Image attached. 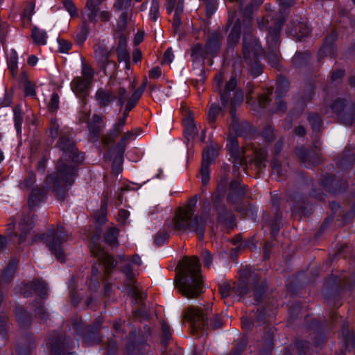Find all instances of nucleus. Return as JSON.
<instances>
[{
  "instance_id": "obj_61",
  "label": "nucleus",
  "mask_w": 355,
  "mask_h": 355,
  "mask_svg": "<svg viewBox=\"0 0 355 355\" xmlns=\"http://www.w3.org/2000/svg\"><path fill=\"white\" fill-rule=\"evenodd\" d=\"M141 58V52L138 50V49H136L133 51V53H132V60L134 61V62H137L138 61H139Z\"/></svg>"
},
{
  "instance_id": "obj_46",
  "label": "nucleus",
  "mask_w": 355,
  "mask_h": 355,
  "mask_svg": "<svg viewBox=\"0 0 355 355\" xmlns=\"http://www.w3.org/2000/svg\"><path fill=\"white\" fill-rule=\"evenodd\" d=\"M282 165L277 161L272 163V172L273 174H277L278 176L283 175Z\"/></svg>"
},
{
  "instance_id": "obj_49",
  "label": "nucleus",
  "mask_w": 355,
  "mask_h": 355,
  "mask_svg": "<svg viewBox=\"0 0 355 355\" xmlns=\"http://www.w3.org/2000/svg\"><path fill=\"white\" fill-rule=\"evenodd\" d=\"M243 94L241 91H236L234 94V97L232 99V104L234 105H239L243 102Z\"/></svg>"
},
{
  "instance_id": "obj_33",
  "label": "nucleus",
  "mask_w": 355,
  "mask_h": 355,
  "mask_svg": "<svg viewBox=\"0 0 355 355\" xmlns=\"http://www.w3.org/2000/svg\"><path fill=\"white\" fill-rule=\"evenodd\" d=\"M14 121L17 131L19 132L21 130L22 122L21 110L19 107H16L14 109Z\"/></svg>"
},
{
  "instance_id": "obj_50",
  "label": "nucleus",
  "mask_w": 355,
  "mask_h": 355,
  "mask_svg": "<svg viewBox=\"0 0 355 355\" xmlns=\"http://www.w3.org/2000/svg\"><path fill=\"white\" fill-rule=\"evenodd\" d=\"M202 257L204 261V264L206 266H210L212 259L210 252L208 250H205L202 253Z\"/></svg>"
},
{
  "instance_id": "obj_19",
  "label": "nucleus",
  "mask_w": 355,
  "mask_h": 355,
  "mask_svg": "<svg viewBox=\"0 0 355 355\" xmlns=\"http://www.w3.org/2000/svg\"><path fill=\"white\" fill-rule=\"evenodd\" d=\"M209 55L206 45L202 46L201 44H197L194 45L191 49V57L194 60H202Z\"/></svg>"
},
{
  "instance_id": "obj_16",
  "label": "nucleus",
  "mask_w": 355,
  "mask_h": 355,
  "mask_svg": "<svg viewBox=\"0 0 355 355\" xmlns=\"http://www.w3.org/2000/svg\"><path fill=\"white\" fill-rule=\"evenodd\" d=\"M33 223V216H28L24 217L21 221L19 225L21 229V234L19 235V242H23L26 240L28 232L31 230Z\"/></svg>"
},
{
  "instance_id": "obj_9",
  "label": "nucleus",
  "mask_w": 355,
  "mask_h": 355,
  "mask_svg": "<svg viewBox=\"0 0 355 355\" xmlns=\"http://www.w3.org/2000/svg\"><path fill=\"white\" fill-rule=\"evenodd\" d=\"M227 26L230 31L227 42L230 46H234L239 41L241 30V24L236 12L229 15Z\"/></svg>"
},
{
  "instance_id": "obj_44",
  "label": "nucleus",
  "mask_w": 355,
  "mask_h": 355,
  "mask_svg": "<svg viewBox=\"0 0 355 355\" xmlns=\"http://www.w3.org/2000/svg\"><path fill=\"white\" fill-rule=\"evenodd\" d=\"M58 44L59 51L62 53H67L71 48V44L63 40H58Z\"/></svg>"
},
{
  "instance_id": "obj_39",
  "label": "nucleus",
  "mask_w": 355,
  "mask_h": 355,
  "mask_svg": "<svg viewBox=\"0 0 355 355\" xmlns=\"http://www.w3.org/2000/svg\"><path fill=\"white\" fill-rule=\"evenodd\" d=\"M35 9V3L33 2H30L26 8L24 10L23 13V17L27 21H29L31 20V16L34 12Z\"/></svg>"
},
{
  "instance_id": "obj_37",
  "label": "nucleus",
  "mask_w": 355,
  "mask_h": 355,
  "mask_svg": "<svg viewBox=\"0 0 355 355\" xmlns=\"http://www.w3.org/2000/svg\"><path fill=\"white\" fill-rule=\"evenodd\" d=\"M220 107L215 104L211 105L208 111V119L209 122L215 120L216 115L220 112Z\"/></svg>"
},
{
  "instance_id": "obj_47",
  "label": "nucleus",
  "mask_w": 355,
  "mask_h": 355,
  "mask_svg": "<svg viewBox=\"0 0 355 355\" xmlns=\"http://www.w3.org/2000/svg\"><path fill=\"white\" fill-rule=\"evenodd\" d=\"M174 58L171 48H168L164 55V62L171 64Z\"/></svg>"
},
{
  "instance_id": "obj_18",
  "label": "nucleus",
  "mask_w": 355,
  "mask_h": 355,
  "mask_svg": "<svg viewBox=\"0 0 355 355\" xmlns=\"http://www.w3.org/2000/svg\"><path fill=\"white\" fill-rule=\"evenodd\" d=\"M103 0H87L85 8L89 21L95 20V12L102 3Z\"/></svg>"
},
{
  "instance_id": "obj_4",
  "label": "nucleus",
  "mask_w": 355,
  "mask_h": 355,
  "mask_svg": "<svg viewBox=\"0 0 355 355\" xmlns=\"http://www.w3.org/2000/svg\"><path fill=\"white\" fill-rule=\"evenodd\" d=\"M69 236L70 235L64 232L62 227L57 229L52 227L46 234L35 236L34 241L43 240L55 258L59 261L62 262L65 259V254L62 243L63 241H67Z\"/></svg>"
},
{
  "instance_id": "obj_24",
  "label": "nucleus",
  "mask_w": 355,
  "mask_h": 355,
  "mask_svg": "<svg viewBox=\"0 0 355 355\" xmlns=\"http://www.w3.org/2000/svg\"><path fill=\"white\" fill-rule=\"evenodd\" d=\"M133 16V11L132 10H126L121 12L119 16L118 26L121 28V30L124 29L128 23L132 21Z\"/></svg>"
},
{
  "instance_id": "obj_51",
  "label": "nucleus",
  "mask_w": 355,
  "mask_h": 355,
  "mask_svg": "<svg viewBox=\"0 0 355 355\" xmlns=\"http://www.w3.org/2000/svg\"><path fill=\"white\" fill-rule=\"evenodd\" d=\"M161 75H162V71H161L160 68L158 67H155L151 69L149 71V77L150 78L156 79V78H159L161 76Z\"/></svg>"
},
{
  "instance_id": "obj_23",
  "label": "nucleus",
  "mask_w": 355,
  "mask_h": 355,
  "mask_svg": "<svg viewBox=\"0 0 355 355\" xmlns=\"http://www.w3.org/2000/svg\"><path fill=\"white\" fill-rule=\"evenodd\" d=\"M44 194L42 191L35 189L31 192L28 200V205L30 208H33L39 205L43 200Z\"/></svg>"
},
{
  "instance_id": "obj_58",
  "label": "nucleus",
  "mask_w": 355,
  "mask_h": 355,
  "mask_svg": "<svg viewBox=\"0 0 355 355\" xmlns=\"http://www.w3.org/2000/svg\"><path fill=\"white\" fill-rule=\"evenodd\" d=\"M118 216L121 221H125L129 216V212L125 209H120Z\"/></svg>"
},
{
  "instance_id": "obj_43",
  "label": "nucleus",
  "mask_w": 355,
  "mask_h": 355,
  "mask_svg": "<svg viewBox=\"0 0 355 355\" xmlns=\"http://www.w3.org/2000/svg\"><path fill=\"white\" fill-rule=\"evenodd\" d=\"M127 92L124 88L119 89L118 92V104L121 108L123 105V103L126 99Z\"/></svg>"
},
{
  "instance_id": "obj_55",
  "label": "nucleus",
  "mask_w": 355,
  "mask_h": 355,
  "mask_svg": "<svg viewBox=\"0 0 355 355\" xmlns=\"http://www.w3.org/2000/svg\"><path fill=\"white\" fill-rule=\"evenodd\" d=\"M275 103L277 105V110L278 111L284 112L286 110V105H285L283 99L282 98V97H280V96L277 97V98L275 99Z\"/></svg>"
},
{
  "instance_id": "obj_25",
  "label": "nucleus",
  "mask_w": 355,
  "mask_h": 355,
  "mask_svg": "<svg viewBox=\"0 0 355 355\" xmlns=\"http://www.w3.org/2000/svg\"><path fill=\"white\" fill-rule=\"evenodd\" d=\"M32 37L35 43L39 44H45L46 42L47 35L44 31L35 28L32 32Z\"/></svg>"
},
{
  "instance_id": "obj_63",
  "label": "nucleus",
  "mask_w": 355,
  "mask_h": 355,
  "mask_svg": "<svg viewBox=\"0 0 355 355\" xmlns=\"http://www.w3.org/2000/svg\"><path fill=\"white\" fill-rule=\"evenodd\" d=\"M344 71L343 70H338L336 71H334L331 75V78L335 80L339 78H341L344 76Z\"/></svg>"
},
{
  "instance_id": "obj_22",
  "label": "nucleus",
  "mask_w": 355,
  "mask_h": 355,
  "mask_svg": "<svg viewBox=\"0 0 355 355\" xmlns=\"http://www.w3.org/2000/svg\"><path fill=\"white\" fill-rule=\"evenodd\" d=\"M185 134L188 140L193 139L198 134V129L193 120L189 118L185 121Z\"/></svg>"
},
{
  "instance_id": "obj_14",
  "label": "nucleus",
  "mask_w": 355,
  "mask_h": 355,
  "mask_svg": "<svg viewBox=\"0 0 355 355\" xmlns=\"http://www.w3.org/2000/svg\"><path fill=\"white\" fill-rule=\"evenodd\" d=\"M96 100L100 107H105L115 99V96L109 90L100 88L95 95Z\"/></svg>"
},
{
  "instance_id": "obj_1",
  "label": "nucleus",
  "mask_w": 355,
  "mask_h": 355,
  "mask_svg": "<svg viewBox=\"0 0 355 355\" xmlns=\"http://www.w3.org/2000/svg\"><path fill=\"white\" fill-rule=\"evenodd\" d=\"M60 148L63 151L60 160L58 162L55 171L46 178L47 186L53 189L59 200L64 199V191L71 187L74 181L76 170L71 162H78L83 156L77 155L74 142L68 137H62L59 143Z\"/></svg>"
},
{
  "instance_id": "obj_15",
  "label": "nucleus",
  "mask_w": 355,
  "mask_h": 355,
  "mask_svg": "<svg viewBox=\"0 0 355 355\" xmlns=\"http://www.w3.org/2000/svg\"><path fill=\"white\" fill-rule=\"evenodd\" d=\"M240 182L235 180L231 182L230 187V193L227 196V201L234 204L240 198L244 195V190L239 187Z\"/></svg>"
},
{
  "instance_id": "obj_6",
  "label": "nucleus",
  "mask_w": 355,
  "mask_h": 355,
  "mask_svg": "<svg viewBox=\"0 0 355 355\" xmlns=\"http://www.w3.org/2000/svg\"><path fill=\"white\" fill-rule=\"evenodd\" d=\"M239 119L234 110L231 111V122L230 123V135L228 137L227 148L232 157H234L233 163L235 166H242L246 163V159L244 155V150L241 149L238 146L236 137L231 135L232 133L241 135V126Z\"/></svg>"
},
{
  "instance_id": "obj_10",
  "label": "nucleus",
  "mask_w": 355,
  "mask_h": 355,
  "mask_svg": "<svg viewBox=\"0 0 355 355\" xmlns=\"http://www.w3.org/2000/svg\"><path fill=\"white\" fill-rule=\"evenodd\" d=\"M135 138L132 132H127L123 134L120 141L116 146L117 155L113 162V166L121 165L123 162V154L125 150L126 146L129 142Z\"/></svg>"
},
{
  "instance_id": "obj_12",
  "label": "nucleus",
  "mask_w": 355,
  "mask_h": 355,
  "mask_svg": "<svg viewBox=\"0 0 355 355\" xmlns=\"http://www.w3.org/2000/svg\"><path fill=\"white\" fill-rule=\"evenodd\" d=\"M119 44L116 49L118 60L124 62L125 68H130V54L126 49V37L122 33H119Z\"/></svg>"
},
{
  "instance_id": "obj_26",
  "label": "nucleus",
  "mask_w": 355,
  "mask_h": 355,
  "mask_svg": "<svg viewBox=\"0 0 355 355\" xmlns=\"http://www.w3.org/2000/svg\"><path fill=\"white\" fill-rule=\"evenodd\" d=\"M50 344L51 351L53 355H58L64 351V344L60 338L51 340Z\"/></svg>"
},
{
  "instance_id": "obj_8",
  "label": "nucleus",
  "mask_w": 355,
  "mask_h": 355,
  "mask_svg": "<svg viewBox=\"0 0 355 355\" xmlns=\"http://www.w3.org/2000/svg\"><path fill=\"white\" fill-rule=\"evenodd\" d=\"M250 27V22L246 24V31L243 34V54L245 60L257 64L258 58L263 53V50L257 38L248 33Z\"/></svg>"
},
{
  "instance_id": "obj_35",
  "label": "nucleus",
  "mask_w": 355,
  "mask_h": 355,
  "mask_svg": "<svg viewBox=\"0 0 355 355\" xmlns=\"http://www.w3.org/2000/svg\"><path fill=\"white\" fill-rule=\"evenodd\" d=\"M63 5L71 17L77 15L78 11L72 0H64Z\"/></svg>"
},
{
  "instance_id": "obj_2",
  "label": "nucleus",
  "mask_w": 355,
  "mask_h": 355,
  "mask_svg": "<svg viewBox=\"0 0 355 355\" xmlns=\"http://www.w3.org/2000/svg\"><path fill=\"white\" fill-rule=\"evenodd\" d=\"M177 270L175 286L184 296L192 299L203 292L200 265L197 257H184L180 261Z\"/></svg>"
},
{
  "instance_id": "obj_27",
  "label": "nucleus",
  "mask_w": 355,
  "mask_h": 355,
  "mask_svg": "<svg viewBox=\"0 0 355 355\" xmlns=\"http://www.w3.org/2000/svg\"><path fill=\"white\" fill-rule=\"evenodd\" d=\"M216 157V152L212 148H207L204 150L202 153V166L209 167L210 164L214 161Z\"/></svg>"
},
{
  "instance_id": "obj_56",
  "label": "nucleus",
  "mask_w": 355,
  "mask_h": 355,
  "mask_svg": "<svg viewBox=\"0 0 355 355\" xmlns=\"http://www.w3.org/2000/svg\"><path fill=\"white\" fill-rule=\"evenodd\" d=\"M146 85H147V80L145 79L142 83V85L137 89L135 91V96H136V97H138L139 95L141 96L143 92H144L146 87Z\"/></svg>"
},
{
  "instance_id": "obj_21",
  "label": "nucleus",
  "mask_w": 355,
  "mask_h": 355,
  "mask_svg": "<svg viewBox=\"0 0 355 355\" xmlns=\"http://www.w3.org/2000/svg\"><path fill=\"white\" fill-rule=\"evenodd\" d=\"M236 86V81L234 78H232L226 83V85H225V87L223 92H221V90H220V98H221V100L224 105H225L228 101V98H229L228 94L231 91H233L235 89Z\"/></svg>"
},
{
  "instance_id": "obj_52",
  "label": "nucleus",
  "mask_w": 355,
  "mask_h": 355,
  "mask_svg": "<svg viewBox=\"0 0 355 355\" xmlns=\"http://www.w3.org/2000/svg\"><path fill=\"white\" fill-rule=\"evenodd\" d=\"M111 18V14L107 10H102L99 12L98 20L101 21H108Z\"/></svg>"
},
{
  "instance_id": "obj_60",
  "label": "nucleus",
  "mask_w": 355,
  "mask_h": 355,
  "mask_svg": "<svg viewBox=\"0 0 355 355\" xmlns=\"http://www.w3.org/2000/svg\"><path fill=\"white\" fill-rule=\"evenodd\" d=\"M279 5L284 8L291 7L294 3V0H278Z\"/></svg>"
},
{
  "instance_id": "obj_11",
  "label": "nucleus",
  "mask_w": 355,
  "mask_h": 355,
  "mask_svg": "<svg viewBox=\"0 0 355 355\" xmlns=\"http://www.w3.org/2000/svg\"><path fill=\"white\" fill-rule=\"evenodd\" d=\"M92 252L104 264L107 272L116 266V262L113 258L108 255L99 245H94L92 249Z\"/></svg>"
},
{
  "instance_id": "obj_31",
  "label": "nucleus",
  "mask_w": 355,
  "mask_h": 355,
  "mask_svg": "<svg viewBox=\"0 0 355 355\" xmlns=\"http://www.w3.org/2000/svg\"><path fill=\"white\" fill-rule=\"evenodd\" d=\"M159 16V7L157 0H152L150 8V19L156 21Z\"/></svg>"
},
{
  "instance_id": "obj_32",
  "label": "nucleus",
  "mask_w": 355,
  "mask_h": 355,
  "mask_svg": "<svg viewBox=\"0 0 355 355\" xmlns=\"http://www.w3.org/2000/svg\"><path fill=\"white\" fill-rule=\"evenodd\" d=\"M140 98H141L140 95L138 97H136V96H135V92H133V94H132L131 97L130 98V99L128 100V101L126 104V106H125V110L123 112V115H125V117L128 116V113L135 107V105L137 104V101H139V99Z\"/></svg>"
},
{
  "instance_id": "obj_7",
  "label": "nucleus",
  "mask_w": 355,
  "mask_h": 355,
  "mask_svg": "<svg viewBox=\"0 0 355 355\" xmlns=\"http://www.w3.org/2000/svg\"><path fill=\"white\" fill-rule=\"evenodd\" d=\"M211 313V306L208 304L203 306L190 307L184 313V318L190 323L193 333L203 330L207 327V316Z\"/></svg>"
},
{
  "instance_id": "obj_5",
  "label": "nucleus",
  "mask_w": 355,
  "mask_h": 355,
  "mask_svg": "<svg viewBox=\"0 0 355 355\" xmlns=\"http://www.w3.org/2000/svg\"><path fill=\"white\" fill-rule=\"evenodd\" d=\"M283 22L282 21H269L265 18L258 21L259 28L261 30L266 28L268 26L269 35L267 37V44L268 49L270 51L267 55L266 59L268 64L272 67H275L279 63V55L277 52V47L279 44V35Z\"/></svg>"
},
{
  "instance_id": "obj_42",
  "label": "nucleus",
  "mask_w": 355,
  "mask_h": 355,
  "mask_svg": "<svg viewBox=\"0 0 355 355\" xmlns=\"http://www.w3.org/2000/svg\"><path fill=\"white\" fill-rule=\"evenodd\" d=\"M95 53L96 58L101 62H105L108 58V52L103 49H96Z\"/></svg>"
},
{
  "instance_id": "obj_13",
  "label": "nucleus",
  "mask_w": 355,
  "mask_h": 355,
  "mask_svg": "<svg viewBox=\"0 0 355 355\" xmlns=\"http://www.w3.org/2000/svg\"><path fill=\"white\" fill-rule=\"evenodd\" d=\"M91 82L83 79L82 77L75 78L71 83L73 92L78 96H85Z\"/></svg>"
},
{
  "instance_id": "obj_45",
  "label": "nucleus",
  "mask_w": 355,
  "mask_h": 355,
  "mask_svg": "<svg viewBox=\"0 0 355 355\" xmlns=\"http://www.w3.org/2000/svg\"><path fill=\"white\" fill-rule=\"evenodd\" d=\"M24 90L26 96H34L35 95L34 85L28 81L25 83Z\"/></svg>"
},
{
  "instance_id": "obj_30",
  "label": "nucleus",
  "mask_w": 355,
  "mask_h": 355,
  "mask_svg": "<svg viewBox=\"0 0 355 355\" xmlns=\"http://www.w3.org/2000/svg\"><path fill=\"white\" fill-rule=\"evenodd\" d=\"M119 234V230L115 228H111L107 232L105 236V241L107 243H109L112 246H116L118 245L117 236Z\"/></svg>"
},
{
  "instance_id": "obj_38",
  "label": "nucleus",
  "mask_w": 355,
  "mask_h": 355,
  "mask_svg": "<svg viewBox=\"0 0 355 355\" xmlns=\"http://www.w3.org/2000/svg\"><path fill=\"white\" fill-rule=\"evenodd\" d=\"M59 106V96L58 94L53 93L51 96L50 101L48 104L49 109L53 112L55 111Z\"/></svg>"
},
{
  "instance_id": "obj_59",
  "label": "nucleus",
  "mask_w": 355,
  "mask_h": 355,
  "mask_svg": "<svg viewBox=\"0 0 355 355\" xmlns=\"http://www.w3.org/2000/svg\"><path fill=\"white\" fill-rule=\"evenodd\" d=\"M180 25V17L178 15H174L173 20V27L175 31H177L178 28Z\"/></svg>"
},
{
  "instance_id": "obj_28",
  "label": "nucleus",
  "mask_w": 355,
  "mask_h": 355,
  "mask_svg": "<svg viewBox=\"0 0 355 355\" xmlns=\"http://www.w3.org/2000/svg\"><path fill=\"white\" fill-rule=\"evenodd\" d=\"M126 118L127 117H125V115H123L122 118L119 119L114 124L110 132V137L114 138L119 135L125 124Z\"/></svg>"
},
{
  "instance_id": "obj_64",
  "label": "nucleus",
  "mask_w": 355,
  "mask_h": 355,
  "mask_svg": "<svg viewBox=\"0 0 355 355\" xmlns=\"http://www.w3.org/2000/svg\"><path fill=\"white\" fill-rule=\"evenodd\" d=\"M38 58L35 55H31L28 57L27 62L31 66H35L37 63Z\"/></svg>"
},
{
  "instance_id": "obj_57",
  "label": "nucleus",
  "mask_w": 355,
  "mask_h": 355,
  "mask_svg": "<svg viewBox=\"0 0 355 355\" xmlns=\"http://www.w3.org/2000/svg\"><path fill=\"white\" fill-rule=\"evenodd\" d=\"M14 266H8L7 268L4 270V272L2 275V278L6 279L8 277H11L14 272Z\"/></svg>"
},
{
  "instance_id": "obj_17",
  "label": "nucleus",
  "mask_w": 355,
  "mask_h": 355,
  "mask_svg": "<svg viewBox=\"0 0 355 355\" xmlns=\"http://www.w3.org/2000/svg\"><path fill=\"white\" fill-rule=\"evenodd\" d=\"M220 40L221 37L220 34L214 33L212 35L211 38L206 44L209 55H213L219 50L221 44Z\"/></svg>"
},
{
  "instance_id": "obj_41",
  "label": "nucleus",
  "mask_w": 355,
  "mask_h": 355,
  "mask_svg": "<svg viewBox=\"0 0 355 355\" xmlns=\"http://www.w3.org/2000/svg\"><path fill=\"white\" fill-rule=\"evenodd\" d=\"M200 175L202 184L205 185L207 184L209 180V167L202 166L200 168Z\"/></svg>"
},
{
  "instance_id": "obj_34",
  "label": "nucleus",
  "mask_w": 355,
  "mask_h": 355,
  "mask_svg": "<svg viewBox=\"0 0 355 355\" xmlns=\"http://www.w3.org/2000/svg\"><path fill=\"white\" fill-rule=\"evenodd\" d=\"M132 0H116L113 7L117 10H127L130 6Z\"/></svg>"
},
{
  "instance_id": "obj_62",
  "label": "nucleus",
  "mask_w": 355,
  "mask_h": 355,
  "mask_svg": "<svg viewBox=\"0 0 355 355\" xmlns=\"http://www.w3.org/2000/svg\"><path fill=\"white\" fill-rule=\"evenodd\" d=\"M168 234L164 233L163 234V237L159 235V234H157L156 236V238L155 239V244H160L161 243H162L164 241H165L167 238H168Z\"/></svg>"
},
{
  "instance_id": "obj_40",
  "label": "nucleus",
  "mask_w": 355,
  "mask_h": 355,
  "mask_svg": "<svg viewBox=\"0 0 355 355\" xmlns=\"http://www.w3.org/2000/svg\"><path fill=\"white\" fill-rule=\"evenodd\" d=\"M35 175L31 173L20 183V187L22 189L29 188L35 183Z\"/></svg>"
},
{
  "instance_id": "obj_48",
  "label": "nucleus",
  "mask_w": 355,
  "mask_h": 355,
  "mask_svg": "<svg viewBox=\"0 0 355 355\" xmlns=\"http://www.w3.org/2000/svg\"><path fill=\"white\" fill-rule=\"evenodd\" d=\"M309 121L313 128H318L321 123L320 118L318 115H312L309 117Z\"/></svg>"
},
{
  "instance_id": "obj_54",
  "label": "nucleus",
  "mask_w": 355,
  "mask_h": 355,
  "mask_svg": "<svg viewBox=\"0 0 355 355\" xmlns=\"http://www.w3.org/2000/svg\"><path fill=\"white\" fill-rule=\"evenodd\" d=\"M123 272L128 279H131L135 275V273L133 272L132 267L130 264H126L123 267Z\"/></svg>"
},
{
  "instance_id": "obj_36",
  "label": "nucleus",
  "mask_w": 355,
  "mask_h": 355,
  "mask_svg": "<svg viewBox=\"0 0 355 355\" xmlns=\"http://www.w3.org/2000/svg\"><path fill=\"white\" fill-rule=\"evenodd\" d=\"M82 76H83L82 78L83 79H87V80L92 82V78L94 76V72H93L92 68L88 65L83 64Z\"/></svg>"
},
{
  "instance_id": "obj_3",
  "label": "nucleus",
  "mask_w": 355,
  "mask_h": 355,
  "mask_svg": "<svg viewBox=\"0 0 355 355\" xmlns=\"http://www.w3.org/2000/svg\"><path fill=\"white\" fill-rule=\"evenodd\" d=\"M197 199H192L189 204L180 209L175 217L166 223L168 228L177 230H189L196 233L200 239L204 236L206 221L203 217L193 216Z\"/></svg>"
},
{
  "instance_id": "obj_53",
  "label": "nucleus",
  "mask_w": 355,
  "mask_h": 355,
  "mask_svg": "<svg viewBox=\"0 0 355 355\" xmlns=\"http://www.w3.org/2000/svg\"><path fill=\"white\" fill-rule=\"evenodd\" d=\"M222 322L218 315L214 316L211 319V326L214 329L220 328L222 327Z\"/></svg>"
},
{
  "instance_id": "obj_20",
  "label": "nucleus",
  "mask_w": 355,
  "mask_h": 355,
  "mask_svg": "<svg viewBox=\"0 0 355 355\" xmlns=\"http://www.w3.org/2000/svg\"><path fill=\"white\" fill-rule=\"evenodd\" d=\"M18 55L15 50H11L8 55V66L12 76L17 73L18 68Z\"/></svg>"
},
{
  "instance_id": "obj_29",
  "label": "nucleus",
  "mask_w": 355,
  "mask_h": 355,
  "mask_svg": "<svg viewBox=\"0 0 355 355\" xmlns=\"http://www.w3.org/2000/svg\"><path fill=\"white\" fill-rule=\"evenodd\" d=\"M31 286L33 288L35 292L38 293L42 297L44 295H46L47 291V287L46 284H44L42 281L37 279L34 280Z\"/></svg>"
}]
</instances>
